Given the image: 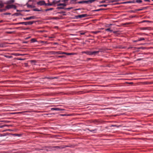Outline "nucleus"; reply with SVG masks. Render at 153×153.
Here are the masks:
<instances>
[{"instance_id": "nucleus-17", "label": "nucleus", "mask_w": 153, "mask_h": 153, "mask_svg": "<svg viewBox=\"0 0 153 153\" xmlns=\"http://www.w3.org/2000/svg\"><path fill=\"white\" fill-rule=\"evenodd\" d=\"M31 42H37L36 39H32L31 40Z\"/></svg>"}, {"instance_id": "nucleus-28", "label": "nucleus", "mask_w": 153, "mask_h": 153, "mask_svg": "<svg viewBox=\"0 0 153 153\" xmlns=\"http://www.w3.org/2000/svg\"><path fill=\"white\" fill-rule=\"evenodd\" d=\"M27 7H28L33 8L34 7V6L31 5H28Z\"/></svg>"}, {"instance_id": "nucleus-5", "label": "nucleus", "mask_w": 153, "mask_h": 153, "mask_svg": "<svg viewBox=\"0 0 153 153\" xmlns=\"http://www.w3.org/2000/svg\"><path fill=\"white\" fill-rule=\"evenodd\" d=\"M87 16V14H83L80 15H79L77 16H76V18H81L83 17H86Z\"/></svg>"}, {"instance_id": "nucleus-40", "label": "nucleus", "mask_w": 153, "mask_h": 153, "mask_svg": "<svg viewBox=\"0 0 153 153\" xmlns=\"http://www.w3.org/2000/svg\"><path fill=\"white\" fill-rule=\"evenodd\" d=\"M10 13H4V14L5 15H10Z\"/></svg>"}, {"instance_id": "nucleus-41", "label": "nucleus", "mask_w": 153, "mask_h": 153, "mask_svg": "<svg viewBox=\"0 0 153 153\" xmlns=\"http://www.w3.org/2000/svg\"><path fill=\"white\" fill-rule=\"evenodd\" d=\"M80 34L81 35H84L85 34V33H81Z\"/></svg>"}, {"instance_id": "nucleus-49", "label": "nucleus", "mask_w": 153, "mask_h": 153, "mask_svg": "<svg viewBox=\"0 0 153 153\" xmlns=\"http://www.w3.org/2000/svg\"><path fill=\"white\" fill-rule=\"evenodd\" d=\"M72 8H67V9L70 10Z\"/></svg>"}, {"instance_id": "nucleus-19", "label": "nucleus", "mask_w": 153, "mask_h": 153, "mask_svg": "<svg viewBox=\"0 0 153 153\" xmlns=\"http://www.w3.org/2000/svg\"><path fill=\"white\" fill-rule=\"evenodd\" d=\"M145 40V39L144 38H139L138 39V41H142V40Z\"/></svg>"}, {"instance_id": "nucleus-1", "label": "nucleus", "mask_w": 153, "mask_h": 153, "mask_svg": "<svg viewBox=\"0 0 153 153\" xmlns=\"http://www.w3.org/2000/svg\"><path fill=\"white\" fill-rule=\"evenodd\" d=\"M100 52L99 51H84L82 52V53H85L87 55H95L97 54Z\"/></svg>"}, {"instance_id": "nucleus-14", "label": "nucleus", "mask_w": 153, "mask_h": 153, "mask_svg": "<svg viewBox=\"0 0 153 153\" xmlns=\"http://www.w3.org/2000/svg\"><path fill=\"white\" fill-rule=\"evenodd\" d=\"M57 6H62L63 7H64L66 6V4H57Z\"/></svg>"}, {"instance_id": "nucleus-54", "label": "nucleus", "mask_w": 153, "mask_h": 153, "mask_svg": "<svg viewBox=\"0 0 153 153\" xmlns=\"http://www.w3.org/2000/svg\"><path fill=\"white\" fill-rule=\"evenodd\" d=\"M152 1H153V0H152Z\"/></svg>"}, {"instance_id": "nucleus-31", "label": "nucleus", "mask_w": 153, "mask_h": 153, "mask_svg": "<svg viewBox=\"0 0 153 153\" xmlns=\"http://www.w3.org/2000/svg\"><path fill=\"white\" fill-rule=\"evenodd\" d=\"M65 54L67 55H71L72 54V53H66V54Z\"/></svg>"}, {"instance_id": "nucleus-4", "label": "nucleus", "mask_w": 153, "mask_h": 153, "mask_svg": "<svg viewBox=\"0 0 153 153\" xmlns=\"http://www.w3.org/2000/svg\"><path fill=\"white\" fill-rule=\"evenodd\" d=\"M11 8H13L14 9H16V7L15 5L13 4L8 5L5 7V9H6V10L7 9H9Z\"/></svg>"}, {"instance_id": "nucleus-7", "label": "nucleus", "mask_w": 153, "mask_h": 153, "mask_svg": "<svg viewBox=\"0 0 153 153\" xmlns=\"http://www.w3.org/2000/svg\"><path fill=\"white\" fill-rule=\"evenodd\" d=\"M36 18V17L35 16H30L28 17H27L26 18H24V19L25 20H30L31 19H34Z\"/></svg>"}, {"instance_id": "nucleus-52", "label": "nucleus", "mask_w": 153, "mask_h": 153, "mask_svg": "<svg viewBox=\"0 0 153 153\" xmlns=\"http://www.w3.org/2000/svg\"><path fill=\"white\" fill-rule=\"evenodd\" d=\"M34 0H29V1H33Z\"/></svg>"}, {"instance_id": "nucleus-53", "label": "nucleus", "mask_w": 153, "mask_h": 153, "mask_svg": "<svg viewBox=\"0 0 153 153\" xmlns=\"http://www.w3.org/2000/svg\"><path fill=\"white\" fill-rule=\"evenodd\" d=\"M29 11V10H26V11H27V12H28V11Z\"/></svg>"}, {"instance_id": "nucleus-47", "label": "nucleus", "mask_w": 153, "mask_h": 153, "mask_svg": "<svg viewBox=\"0 0 153 153\" xmlns=\"http://www.w3.org/2000/svg\"><path fill=\"white\" fill-rule=\"evenodd\" d=\"M3 22V20H1L0 21V23H2V22Z\"/></svg>"}, {"instance_id": "nucleus-25", "label": "nucleus", "mask_w": 153, "mask_h": 153, "mask_svg": "<svg viewBox=\"0 0 153 153\" xmlns=\"http://www.w3.org/2000/svg\"><path fill=\"white\" fill-rule=\"evenodd\" d=\"M6 10V9H0V12L5 11Z\"/></svg>"}, {"instance_id": "nucleus-50", "label": "nucleus", "mask_w": 153, "mask_h": 153, "mask_svg": "<svg viewBox=\"0 0 153 153\" xmlns=\"http://www.w3.org/2000/svg\"><path fill=\"white\" fill-rule=\"evenodd\" d=\"M138 40H135V41H134V42H138Z\"/></svg>"}, {"instance_id": "nucleus-20", "label": "nucleus", "mask_w": 153, "mask_h": 153, "mask_svg": "<svg viewBox=\"0 0 153 153\" xmlns=\"http://www.w3.org/2000/svg\"><path fill=\"white\" fill-rule=\"evenodd\" d=\"M108 5L107 4H102V5H100L98 6L99 7H106Z\"/></svg>"}, {"instance_id": "nucleus-9", "label": "nucleus", "mask_w": 153, "mask_h": 153, "mask_svg": "<svg viewBox=\"0 0 153 153\" xmlns=\"http://www.w3.org/2000/svg\"><path fill=\"white\" fill-rule=\"evenodd\" d=\"M94 1V0H89L88 1H85V3L90 4L91 3Z\"/></svg>"}, {"instance_id": "nucleus-27", "label": "nucleus", "mask_w": 153, "mask_h": 153, "mask_svg": "<svg viewBox=\"0 0 153 153\" xmlns=\"http://www.w3.org/2000/svg\"><path fill=\"white\" fill-rule=\"evenodd\" d=\"M78 3L79 4L85 3V1H79L78 2Z\"/></svg>"}, {"instance_id": "nucleus-24", "label": "nucleus", "mask_w": 153, "mask_h": 153, "mask_svg": "<svg viewBox=\"0 0 153 153\" xmlns=\"http://www.w3.org/2000/svg\"><path fill=\"white\" fill-rule=\"evenodd\" d=\"M24 55V54H21L18 53H16L15 54V55H16V56H22V55Z\"/></svg>"}, {"instance_id": "nucleus-18", "label": "nucleus", "mask_w": 153, "mask_h": 153, "mask_svg": "<svg viewBox=\"0 0 153 153\" xmlns=\"http://www.w3.org/2000/svg\"><path fill=\"white\" fill-rule=\"evenodd\" d=\"M105 10V9L100 8V9H97V10H95L94 11H99L102 10Z\"/></svg>"}, {"instance_id": "nucleus-15", "label": "nucleus", "mask_w": 153, "mask_h": 153, "mask_svg": "<svg viewBox=\"0 0 153 153\" xmlns=\"http://www.w3.org/2000/svg\"><path fill=\"white\" fill-rule=\"evenodd\" d=\"M135 2L137 3H141L142 2V1L141 0H135Z\"/></svg>"}, {"instance_id": "nucleus-29", "label": "nucleus", "mask_w": 153, "mask_h": 153, "mask_svg": "<svg viewBox=\"0 0 153 153\" xmlns=\"http://www.w3.org/2000/svg\"><path fill=\"white\" fill-rule=\"evenodd\" d=\"M100 32L99 31H93V32H92V33H94L95 34H97V33H99Z\"/></svg>"}, {"instance_id": "nucleus-3", "label": "nucleus", "mask_w": 153, "mask_h": 153, "mask_svg": "<svg viewBox=\"0 0 153 153\" xmlns=\"http://www.w3.org/2000/svg\"><path fill=\"white\" fill-rule=\"evenodd\" d=\"M61 0H59L58 1H56V0H54L51 3H45V6H51L53 5L56 4H57V3L61 2Z\"/></svg>"}, {"instance_id": "nucleus-36", "label": "nucleus", "mask_w": 153, "mask_h": 153, "mask_svg": "<svg viewBox=\"0 0 153 153\" xmlns=\"http://www.w3.org/2000/svg\"><path fill=\"white\" fill-rule=\"evenodd\" d=\"M92 59L91 58H88L87 59V61H88Z\"/></svg>"}, {"instance_id": "nucleus-32", "label": "nucleus", "mask_w": 153, "mask_h": 153, "mask_svg": "<svg viewBox=\"0 0 153 153\" xmlns=\"http://www.w3.org/2000/svg\"><path fill=\"white\" fill-rule=\"evenodd\" d=\"M105 2V0H104V1H101L100 2V3H104Z\"/></svg>"}, {"instance_id": "nucleus-26", "label": "nucleus", "mask_w": 153, "mask_h": 153, "mask_svg": "<svg viewBox=\"0 0 153 153\" xmlns=\"http://www.w3.org/2000/svg\"><path fill=\"white\" fill-rule=\"evenodd\" d=\"M106 31H109L111 32H112V30H111L110 28H108L105 30Z\"/></svg>"}, {"instance_id": "nucleus-38", "label": "nucleus", "mask_w": 153, "mask_h": 153, "mask_svg": "<svg viewBox=\"0 0 153 153\" xmlns=\"http://www.w3.org/2000/svg\"><path fill=\"white\" fill-rule=\"evenodd\" d=\"M145 1L150 2V0H144Z\"/></svg>"}, {"instance_id": "nucleus-10", "label": "nucleus", "mask_w": 153, "mask_h": 153, "mask_svg": "<svg viewBox=\"0 0 153 153\" xmlns=\"http://www.w3.org/2000/svg\"><path fill=\"white\" fill-rule=\"evenodd\" d=\"M133 1H127L124 2L123 3L124 4H127V3H135V0H133Z\"/></svg>"}, {"instance_id": "nucleus-37", "label": "nucleus", "mask_w": 153, "mask_h": 153, "mask_svg": "<svg viewBox=\"0 0 153 153\" xmlns=\"http://www.w3.org/2000/svg\"><path fill=\"white\" fill-rule=\"evenodd\" d=\"M31 62H36V61L35 60H31Z\"/></svg>"}, {"instance_id": "nucleus-6", "label": "nucleus", "mask_w": 153, "mask_h": 153, "mask_svg": "<svg viewBox=\"0 0 153 153\" xmlns=\"http://www.w3.org/2000/svg\"><path fill=\"white\" fill-rule=\"evenodd\" d=\"M37 4L38 5L41 6L45 5V3L44 1H41L38 2Z\"/></svg>"}, {"instance_id": "nucleus-35", "label": "nucleus", "mask_w": 153, "mask_h": 153, "mask_svg": "<svg viewBox=\"0 0 153 153\" xmlns=\"http://www.w3.org/2000/svg\"><path fill=\"white\" fill-rule=\"evenodd\" d=\"M112 126H116V127H118L119 126H117L116 125H114Z\"/></svg>"}, {"instance_id": "nucleus-16", "label": "nucleus", "mask_w": 153, "mask_h": 153, "mask_svg": "<svg viewBox=\"0 0 153 153\" xmlns=\"http://www.w3.org/2000/svg\"><path fill=\"white\" fill-rule=\"evenodd\" d=\"M33 10L34 11H42L41 10H39L37 8L34 9H33Z\"/></svg>"}, {"instance_id": "nucleus-8", "label": "nucleus", "mask_w": 153, "mask_h": 153, "mask_svg": "<svg viewBox=\"0 0 153 153\" xmlns=\"http://www.w3.org/2000/svg\"><path fill=\"white\" fill-rule=\"evenodd\" d=\"M140 30H151L150 27H143L140 28Z\"/></svg>"}, {"instance_id": "nucleus-44", "label": "nucleus", "mask_w": 153, "mask_h": 153, "mask_svg": "<svg viewBox=\"0 0 153 153\" xmlns=\"http://www.w3.org/2000/svg\"><path fill=\"white\" fill-rule=\"evenodd\" d=\"M53 19H58V17H54Z\"/></svg>"}, {"instance_id": "nucleus-13", "label": "nucleus", "mask_w": 153, "mask_h": 153, "mask_svg": "<svg viewBox=\"0 0 153 153\" xmlns=\"http://www.w3.org/2000/svg\"><path fill=\"white\" fill-rule=\"evenodd\" d=\"M146 7H143L142 8V9H137L136 10H137V11H141L144 9H146Z\"/></svg>"}, {"instance_id": "nucleus-46", "label": "nucleus", "mask_w": 153, "mask_h": 153, "mask_svg": "<svg viewBox=\"0 0 153 153\" xmlns=\"http://www.w3.org/2000/svg\"><path fill=\"white\" fill-rule=\"evenodd\" d=\"M59 57L62 58L63 57V56H58Z\"/></svg>"}, {"instance_id": "nucleus-55", "label": "nucleus", "mask_w": 153, "mask_h": 153, "mask_svg": "<svg viewBox=\"0 0 153 153\" xmlns=\"http://www.w3.org/2000/svg\"><path fill=\"white\" fill-rule=\"evenodd\" d=\"M1 47V45H0V47Z\"/></svg>"}, {"instance_id": "nucleus-51", "label": "nucleus", "mask_w": 153, "mask_h": 153, "mask_svg": "<svg viewBox=\"0 0 153 153\" xmlns=\"http://www.w3.org/2000/svg\"><path fill=\"white\" fill-rule=\"evenodd\" d=\"M41 42V43H44V42H45L44 41H42Z\"/></svg>"}, {"instance_id": "nucleus-43", "label": "nucleus", "mask_w": 153, "mask_h": 153, "mask_svg": "<svg viewBox=\"0 0 153 153\" xmlns=\"http://www.w3.org/2000/svg\"><path fill=\"white\" fill-rule=\"evenodd\" d=\"M68 0H63V1H62L63 2H65L66 1H68Z\"/></svg>"}, {"instance_id": "nucleus-2", "label": "nucleus", "mask_w": 153, "mask_h": 153, "mask_svg": "<svg viewBox=\"0 0 153 153\" xmlns=\"http://www.w3.org/2000/svg\"><path fill=\"white\" fill-rule=\"evenodd\" d=\"M34 22V21H29L27 22H20L19 23H15L14 24L15 25L24 24L25 25H31L33 24Z\"/></svg>"}, {"instance_id": "nucleus-39", "label": "nucleus", "mask_w": 153, "mask_h": 153, "mask_svg": "<svg viewBox=\"0 0 153 153\" xmlns=\"http://www.w3.org/2000/svg\"><path fill=\"white\" fill-rule=\"evenodd\" d=\"M57 8L59 9H62L63 8L62 7H58Z\"/></svg>"}, {"instance_id": "nucleus-33", "label": "nucleus", "mask_w": 153, "mask_h": 153, "mask_svg": "<svg viewBox=\"0 0 153 153\" xmlns=\"http://www.w3.org/2000/svg\"><path fill=\"white\" fill-rule=\"evenodd\" d=\"M149 22V21H147V20H144L142 22Z\"/></svg>"}, {"instance_id": "nucleus-23", "label": "nucleus", "mask_w": 153, "mask_h": 153, "mask_svg": "<svg viewBox=\"0 0 153 153\" xmlns=\"http://www.w3.org/2000/svg\"><path fill=\"white\" fill-rule=\"evenodd\" d=\"M51 53L52 54H57V51L56 52V51H51Z\"/></svg>"}, {"instance_id": "nucleus-48", "label": "nucleus", "mask_w": 153, "mask_h": 153, "mask_svg": "<svg viewBox=\"0 0 153 153\" xmlns=\"http://www.w3.org/2000/svg\"><path fill=\"white\" fill-rule=\"evenodd\" d=\"M57 44L58 43H57L55 42V43H54V45H56V44Z\"/></svg>"}, {"instance_id": "nucleus-21", "label": "nucleus", "mask_w": 153, "mask_h": 153, "mask_svg": "<svg viewBox=\"0 0 153 153\" xmlns=\"http://www.w3.org/2000/svg\"><path fill=\"white\" fill-rule=\"evenodd\" d=\"M4 6V4L1 2L0 3V8H2Z\"/></svg>"}, {"instance_id": "nucleus-12", "label": "nucleus", "mask_w": 153, "mask_h": 153, "mask_svg": "<svg viewBox=\"0 0 153 153\" xmlns=\"http://www.w3.org/2000/svg\"><path fill=\"white\" fill-rule=\"evenodd\" d=\"M51 110H54L55 111H59L60 109L59 108H52L51 109Z\"/></svg>"}, {"instance_id": "nucleus-34", "label": "nucleus", "mask_w": 153, "mask_h": 153, "mask_svg": "<svg viewBox=\"0 0 153 153\" xmlns=\"http://www.w3.org/2000/svg\"><path fill=\"white\" fill-rule=\"evenodd\" d=\"M18 60H24V59H21V58H17V59Z\"/></svg>"}, {"instance_id": "nucleus-42", "label": "nucleus", "mask_w": 153, "mask_h": 153, "mask_svg": "<svg viewBox=\"0 0 153 153\" xmlns=\"http://www.w3.org/2000/svg\"><path fill=\"white\" fill-rule=\"evenodd\" d=\"M142 59H137V61H140L142 60Z\"/></svg>"}, {"instance_id": "nucleus-11", "label": "nucleus", "mask_w": 153, "mask_h": 153, "mask_svg": "<svg viewBox=\"0 0 153 153\" xmlns=\"http://www.w3.org/2000/svg\"><path fill=\"white\" fill-rule=\"evenodd\" d=\"M66 54L65 52H62L61 51H57V54Z\"/></svg>"}, {"instance_id": "nucleus-30", "label": "nucleus", "mask_w": 153, "mask_h": 153, "mask_svg": "<svg viewBox=\"0 0 153 153\" xmlns=\"http://www.w3.org/2000/svg\"><path fill=\"white\" fill-rule=\"evenodd\" d=\"M14 1L13 0H11L9 1V2L10 3H12L14 2Z\"/></svg>"}, {"instance_id": "nucleus-45", "label": "nucleus", "mask_w": 153, "mask_h": 153, "mask_svg": "<svg viewBox=\"0 0 153 153\" xmlns=\"http://www.w3.org/2000/svg\"><path fill=\"white\" fill-rule=\"evenodd\" d=\"M114 33H116L117 32V31H114L113 32Z\"/></svg>"}, {"instance_id": "nucleus-22", "label": "nucleus", "mask_w": 153, "mask_h": 153, "mask_svg": "<svg viewBox=\"0 0 153 153\" xmlns=\"http://www.w3.org/2000/svg\"><path fill=\"white\" fill-rule=\"evenodd\" d=\"M53 9V8H48V9H46L45 11H48L52 10Z\"/></svg>"}]
</instances>
